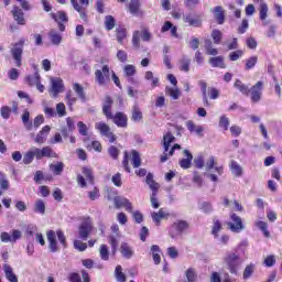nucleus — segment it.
I'll use <instances>...</instances> for the list:
<instances>
[{
	"instance_id": "nucleus-23",
	"label": "nucleus",
	"mask_w": 282,
	"mask_h": 282,
	"mask_svg": "<svg viewBox=\"0 0 282 282\" xmlns=\"http://www.w3.org/2000/svg\"><path fill=\"white\" fill-rule=\"evenodd\" d=\"M65 100L68 109L73 111L75 102H78V97L76 96V93H74V90H67L65 95Z\"/></svg>"
},
{
	"instance_id": "nucleus-50",
	"label": "nucleus",
	"mask_w": 282,
	"mask_h": 282,
	"mask_svg": "<svg viewBox=\"0 0 282 282\" xmlns=\"http://www.w3.org/2000/svg\"><path fill=\"white\" fill-rule=\"evenodd\" d=\"M145 80H152V87H158L160 85V78L153 76V72L148 70L144 75Z\"/></svg>"
},
{
	"instance_id": "nucleus-14",
	"label": "nucleus",
	"mask_w": 282,
	"mask_h": 282,
	"mask_svg": "<svg viewBox=\"0 0 282 282\" xmlns=\"http://www.w3.org/2000/svg\"><path fill=\"white\" fill-rule=\"evenodd\" d=\"M113 203L116 208H126L128 213H133V205L128 198L122 196H116L113 198Z\"/></svg>"
},
{
	"instance_id": "nucleus-32",
	"label": "nucleus",
	"mask_w": 282,
	"mask_h": 282,
	"mask_svg": "<svg viewBox=\"0 0 282 282\" xmlns=\"http://www.w3.org/2000/svg\"><path fill=\"white\" fill-rule=\"evenodd\" d=\"M214 239L218 246H228L230 243V236L228 234H215Z\"/></svg>"
},
{
	"instance_id": "nucleus-1",
	"label": "nucleus",
	"mask_w": 282,
	"mask_h": 282,
	"mask_svg": "<svg viewBox=\"0 0 282 282\" xmlns=\"http://www.w3.org/2000/svg\"><path fill=\"white\" fill-rule=\"evenodd\" d=\"M223 261L228 272H230L234 276H239V270H241V265H243V260L241 257H239V254L235 252L227 253Z\"/></svg>"
},
{
	"instance_id": "nucleus-22",
	"label": "nucleus",
	"mask_w": 282,
	"mask_h": 282,
	"mask_svg": "<svg viewBox=\"0 0 282 282\" xmlns=\"http://www.w3.org/2000/svg\"><path fill=\"white\" fill-rule=\"evenodd\" d=\"M169 213L164 210V208H161L158 213L153 212L151 214L152 220L154 221L155 226H160L162 219H166L169 217Z\"/></svg>"
},
{
	"instance_id": "nucleus-45",
	"label": "nucleus",
	"mask_w": 282,
	"mask_h": 282,
	"mask_svg": "<svg viewBox=\"0 0 282 282\" xmlns=\"http://www.w3.org/2000/svg\"><path fill=\"white\" fill-rule=\"evenodd\" d=\"M70 3L73 6L74 10L79 12L80 19H83L84 21H87V13H85V11H83V7H80V4H78V2L76 0H70Z\"/></svg>"
},
{
	"instance_id": "nucleus-27",
	"label": "nucleus",
	"mask_w": 282,
	"mask_h": 282,
	"mask_svg": "<svg viewBox=\"0 0 282 282\" xmlns=\"http://www.w3.org/2000/svg\"><path fill=\"white\" fill-rule=\"evenodd\" d=\"M129 12L133 17H140L142 14V11H140V0H130Z\"/></svg>"
},
{
	"instance_id": "nucleus-48",
	"label": "nucleus",
	"mask_w": 282,
	"mask_h": 282,
	"mask_svg": "<svg viewBox=\"0 0 282 282\" xmlns=\"http://www.w3.org/2000/svg\"><path fill=\"white\" fill-rule=\"evenodd\" d=\"M82 173L86 177V182H88V184H94V172L91 169L83 167Z\"/></svg>"
},
{
	"instance_id": "nucleus-12",
	"label": "nucleus",
	"mask_w": 282,
	"mask_h": 282,
	"mask_svg": "<svg viewBox=\"0 0 282 282\" xmlns=\"http://www.w3.org/2000/svg\"><path fill=\"white\" fill-rule=\"evenodd\" d=\"M51 94H53V97L56 98L61 93L64 91L65 85L63 84V79L56 77H51Z\"/></svg>"
},
{
	"instance_id": "nucleus-25",
	"label": "nucleus",
	"mask_w": 282,
	"mask_h": 282,
	"mask_svg": "<svg viewBox=\"0 0 282 282\" xmlns=\"http://www.w3.org/2000/svg\"><path fill=\"white\" fill-rule=\"evenodd\" d=\"M183 153L186 156V159H182L180 161V166L181 169H191V164L193 162V154L188 150H184Z\"/></svg>"
},
{
	"instance_id": "nucleus-64",
	"label": "nucleus",
	"mask_w": 282,
	"mask_h": 282,
	"mask_svg": "<svg viewBox=\"0 0 282 282\" xmlns=\"http://www.w3.org/2000/svg\"><path fill=\"white\" fill-rule=\"evenodd\" d=\"M257 61H259V57H257V56H252V57L248 58L247 63H246V69H252V67H254V65H257Z\"/></svg>"
},
{
	"instance_id": "nucleus-10",
	"label": "nucleus",
	"mask_w": 282,
	"mask_h": 282,
	"mask_svg": "<svg viewBox=\"0 0 282 282\" xmlns=\"http://www.w3.org/2000/svg\"><path fill=\"white\" fill-rule=\"evenodd\" d=\"M21 237H23V234L21 232V230L14 229L12 231V236L10 234L3 231L0 235V240L2 241V243H17V241H19V239H21Z\"/></svg>"
},
{
	"instance_id": "nucleus-54",
	"label": "nucleus",
	"mask_w": 282,
	"mask_h": 282,
	"mask_svg": "<svg viewBox=\"0 0 282 282\" xmlns=\"http://www.w3.org/2000/svg\"><path fill=\"white\" fill-rule=\"evenodd\" d=\"M213 67H219L220 69H226V63L224 62V56L214 57Z\"/></svg>"
},
{
	"instance_id": "nucleus-59",
	"label": "nucleus",
	"mask_w": 282,
	"mask_h": 282,
	"mask_svg": "<svg viewBox=\"0 0 282 282\" xmlns=\"http://www.w3.org/2000/svg\"><path fill=\"white\" fill-rule=\"evenodd\" d=\"M219 127L220 129H224V131H228V128L230 127V119L226 116H221L219 119Z\"/></svg>"
},
{
	"instance_id": "nucleus-33",
	"label": "nucleus",
	"mask_w": 282,
	"mask_h": 282,
	"mask_svg": "<svg viewBox=\"0 0 282 282\" xmlns=\"http://www.w3.org/2000/svg\"><path fill=\"white\" fill-rule=\"evenodd\" d=\"M150 250L152 252L154 264L160 265V263L162 262V258L160 257V252H162V250L160 249V246L154 245L150 248Z\"/></svg>"
},
{
	"instance_id": "nucleus-60",
	"label": "nucleus",
	"mask_w": 282,
	"mask_h": 282,
	"mask_svg": "<svg viewBox=\"0 0 282 282\" xmlns=\"http://www.w3.org/2000/svg\"><path fill=\"white\" fill-rule=\"evenodd\" d=\"M0 188L2 191H8V188H10V182L8 181L6 175L2 173H0Z\"/></svg>"
},
{
	"instance_id": "nucleus-56",
	"label": "nucleus",
	"mask_w": 282,
	"mask_h": 282,
	"mask_svg": "<svg viewBox=\"0 0 282 282\" xmlns=\"http://www.w3.org/2000/svg\"><path fill=\"white\" fill-rule=\"evenodd\" d=\"M135 66L128 64L123 67V74L124 76H127L128 78H130L131 76H135Z\"/></svg>"
},
{
	"instance_id": "nucleus-28",
	"label": "nucleus",
	"mask_w": 282,
	"mask_h": 282,
	"mask_svg": "<svg viewBox=\"0 0 282 282\" xmlns=\"http://www.w3.org/2000/svg\"><path fill=\"white\" fill-rule=\"evenodd\" d=\"M48 39L53 45H58L63 41V36L55 29L48 32Z\"/></svg>"
},
{
	"instance_id": "nucleus-30",
	"label": "nucleus",
	"mask_w": 282,
	"mask_h": 282,
	"mask_svg": "<svg viewBox=\"0 0 282 282\" xmlns=\"http://www.w3.org/2000/svg\"><path fill=\"white\" fill-rule=\"evenodd\" d=\"M25 83L26 85H29L30 87H34L36 86L39 83H41V75L39 74V72H35L33 75H28L25 77Z\"/></svg>"
},
{
	"instance_id": "nucleus-9",
	"label": "nucleus",
	"mask_w": 282,
	"mask_h": 282,
	"mask_svg": "<svg viewBox=\"0 0 282 282\" xmlns=\"http://www.w3.org/2000/svg\"><path fill=\"white\" fill-rule=\"evenodd\" d=\"M264 85L265 83L259 80L249 89V94L253 102H259V100H261Z\"/></svg>"
},
{
	"instance_id": "nucleus-62",
	"label": "nucleus",
	"mask_w": 282,
	"mask_h": 282,
	"mask_svg": "<svg viewBox=\"0 0 282 282\" xmlns=\"http://www.w3.org/2000/svg\"><path fill=\"white\" fill-rule=\"evenodd\" d=\"M124 39H127V30L124 29H119L117 30V41L122 45Z\"/></svg>"
},
{
	"instance_id": "nucleus-16",
	"label": "nucleus",
	"mask_w": 282,
	"mask_h": 282,
	"mask_svg": "<svg viewBox=\"0 0 282 282\" xmlns=\"http://www.w3.org/2000/svg\"><path fill=\"white\" fill-rule=\"evenodd\" d=\"M183 21L192 28H199V25H202V18L195 13H187L183 15Z\"/></svg>"
},
{
	"instance_id": "nucleus-35",
	"label": "nucleus",
	"mask_w": 282,
	"mask_h": 282,
	"mask_svg": "<svg viewBox=\"0 0 282 282\" xmlns=\"http://www.w3.org/2000/svg\"><path fill=\"white\" fill-rule=\"evenodd\" d=\"M185 282H196L197 281V271L195 268H188L184 273Z\"/></svg>"
},
{
	"instance_id": "nucleus-52",
	"label": "nucleus",
	"mask_w": 282,
	"mask_h": 282,
	"mask_svg": "<svg viewBox=\"0 0 282 282\" xmlns=\"http://www.w3.org/2000/svg\"><path fill=\"white\" fill-rule=\"evenodd\" d=\"M180 69L181 72H191V59L189 58H186V57H183L181 61H180Z\"/></svg>"
},
{
	"instance_id": "nucleus-21",
	"label": "nucleus",
	"mask_w": 282,
	"mask_h": 282,
	"mask_svg": "<svg viewBox=\"0 0 282 282\" xmlns=\"http://www.w3.org/2000/svg\"><path fill=\"white\" fill-rule=\"evenodd\" d=\"M109 119L113 120L117 127H120L121 129L127 128L128 118L123 112H117L115 116H112V118Z\"/></svg>"
},
{
	"instance_id": "nucleus-7",
	"label": "nucleus",
	"mask_w": 282,
	"mask_h": 282,
	"mask_svg": "<svg viewBox=\"0 0 282 282\" xmlns=\"http://www.w3.org/2000/svg\"><path fill=\"white\" fill-rule=\"evenodd\" d=\"M30 152L33 158H36L37 160H43V158H58V154L50 147H44L43 149L33 147L30 149Z\"/></svg>"
},
{
	"instance_id": "nucleus-8",
	"label": "nucleus",
	"mask_w": 282,
	"mask_h": 282,
	"mask_svg": "<svg viewBox=\"0 0 282 282\" xmlns=\"http://www.w3.org/2000/svg\"><path fill=\"white\" fill-rule=\"evenodd\" d=\"M95 129L99 131L100 135H104V138H108L109 142L113 143L117 140L116 134H113L109 124L99 121L95 123Z\"/></svg>"
},
{
	"instance_id": "nucleus-4",
	"label": "nucleus",
	"mask_w": 282,
	"mask_h": 282,
	"mask_svg": "<svg viewBox=\"0 0 282 282\" xmlns=\"http://www.w3.org/2000/svg\"><path fill=\"white\" fill-rule=\"evenodd\" d=\"M230 221L226 223V226L230 232L239 234L242 232V230H246V225H243V219L240 218L239 215L236 213H231L229 215Z\"/></svg>"
},
{
	"instance_id": "nucleus-36",
	"label": "nucleus",
	"mask_w": 282,
	"mask_h": 282,
	"mask_svg": "<svg viewBox=\"0 0 282 282\" xmlns=\"http://www.w3.org/2000/svg\"><path fill=\"white\" fill-rule=\"evenodd\" d=\"M48 167H50V171L54 173V175H61V173H63L65 169V163L63 162L51 163Z\"/></svg>"
},
{
	"instance_id": "nucleus-24",
	"label": "nucleus",
	"mask_w": 282,
	"mask_h": 282,
	"mask_svg": "<svg viewBox=\"0 0 282 282\" xmlns=\"http://www.w3.org/2000/svg\"><path fill=\"white\" fill-rule=\"evenodd\" d=\"M111 105H113V100L111 99V97L107 96L105 98L102 107V112L106 116V118H113V115L111 113Z\"/></svg>"
},
{
	"instance_id": "nucleus-5",
	"label": "nucleus",
	"mask_w": 282,
	"mask_h": 282,
	"mask_svg": "<svg viewBox=\"0 0 282 282\" xmlns=\"http://www.w3.org/2000/svg\"><path fill=\"white\" fill-rule=\"evenodd\" d=\"M111 80V68L109 65H104L101 69L95 70V82L99 87H105Z\"/></svg>"
},
{
	"instance_id": "nucleus-17",
	"label": "nucleus",
	"mask_w": 282,
	"mask_h": 282,
	"mask_svg": "<svg viewBox=\"0 0 282 282\" xmlns=\"http://www.w3.org/2000/svg\"><path fill=\"white\" fill-rule=\"evenodd\" d=\"M11 13L18 25H25V13L23 12V9L13 6Z\"/></svg>"
},
{
	"instance_id": "nucleus-55",
	"label": "nucleus",
	"mask_w": 282,
	"mask_h": 282,
	"mask_svg": "<svg viewBox=\"0 0 282 282\" xmlns=\"http://www.w3.org/2000/svg\"><path fill=\"white\" fill-rule=\"evenodd\" d=\"M140 36H141L140 31H134L132 34V45L134 50H140Z\"/></svg>"
},
{
	"instance_id": "nucleus-43",
	"label": "nucleus",
	"mask_w": 282,
	"mask_h": 282,
	"mask_svg": "<svg viewBox=\"0 0 282 282\" xmlns=\"http://www.w3.org/2000/svg\"><path fill=\"white\" fill-rule=\"evenodd\" d=\"M104 23L108 32H110V30H113V28H116V19L112 18V15H106Z\"/></svg>"
},
{
	"instance_id": "nucleus-20",
	"label": "nucleus",
	"mask_w": 282,
	"mask_h": 282,
	"mask_svg": "<svg viewBox=\"0 0 282 282\" xmlns=\"http://www.w3.org/2000/svg\"><path fill=\"white\" fill-rule=\"evenodd\" d=\"M259 17L260 21H262V25L265 28L267 25H270L271 21L268 20V3L259 4Z\"/></svg>"
},
{
	"instance_id": "nucleus-61",
	"label": "nucleus",
	"mask_w": 282,
	"mask_h": 282,
	"mask_svg": "<svg viewBox=\"0 0 282 282\" xmlns=\"http://www.w3.org/2000/svg\"><path fill=\"white\" fill-rule=\"evenodd\" d=\"M221 39H224V33L219 30H214L213 31V41L216 43V45H219L221 43Z\"/></svg>"
},
{
	"instance_id": "nucleus-53",
	"label": "nucleus",
	"mask_w": 282,
	"mask_h": 282,
	"mask_svg": "<svg viewBox=\"0 0 282 282\" xmlns=\"http://www.w3.org/2000/svg\"><path fill=\"white\" fill-rule=\"evenodd\" d=\"M34 212L43 215L45 213V202L43 199H37L34 205Z\"/></svg>"
},
{
	"instance_id": "nucleus-31",
	"label": "nucleus",
	"mask_w": 282,
	"mask_h": 282,
	"mask_svg": "<svg viewBox=\"0 0 282 282\" xmlns=\"http://www.w3.org/2000/svg\"><path fill=\"white\" fill-rule=\"evenodd\" d=\"M73 91L76 96H78L82 99V102H85V100H87V96L85 95V88L80 86V84H73Z\"/></svg>"
},
{
	"instance_id": "nucleus-6",
	"label": "nucleus",
	"mask_w": 282,
	"mask_h": 282,
	"mask_svg": "<svg viewBox=\"0 0 282 282\" xmlns=\"http://www.w3.org/2000/svg\"><path fill=\"white\" fill-rule=\"evenodd\" d=\"M25 45V39H20L17 43L11 47V56L15 62L17 67H21L23 61V46Z\"/></svg>"
},
{
	"instance_id": "nucleus-3",
	"label": "nucleus",
	"mask_w": 282,
	"mask_h": 282,
	"mask_svg": "<svg viewBox=\"0 0 282 282\" xmlns=\"http://www.w3.org/2000/svg\"><path fill=\"white\" fill-rule=\"evenodd\" d=\"M56 235L58 241L62 243V246H67V240L65 238V234L61 230L54 231V230H48L46 232V239L48 241V250L51 252H58V241H56Z\"/></svg>"
},
{
	"instance_id": "nucleus-11",
	"label": "nucleus",
	"mask_w": 282,
	"mask_h": 282,
	"mask_svg": "<svg viewBox=\"0 0 282 282\" xmlns=\"http://www.w3.org/2000/svg\"><path fill=\"white\" fill-rule=\"evenodd\" d=\"M173 142H175V137L173 135V133L167 132L166 134H164L163 137V149H164V154L161 155V162H166V160H169V149H171V144H173Z\"/></svg>"
},
{
	"instance_id": "nucleus-15",
	"label": "nucleus",
	"mask_w": 282,
	"mask_h": 282,
	"mask_svg": "<svg viewBox=\"0 0 282 282\" xmlns=\"http://www.w3.org/2000/svg\"><path fill=\"white\" fill-rule=\"evenodd\" d=\"M52 19L57 23L59 32H65V24L69 21L67 14L64 11H58L57 13H51Z\"/></svg>"
},
{
	"instance_id": "nucleus-41",
	"label": "nucleus",
	"mask_w": 282,
	"mask_h": 282,
	"mask_svg": "<svg viewBox=\"0 0 282 282\" xmlns=\"http://www.w3.org/2000/svg\"><path fill=\"white\" fill-rule=\"evenodd\" d=\"M131 162H132L133 169H140L142 164V160L140 159V153H138V151L135 150L132 151Z\"/></svg>"
},
{
	"instance_id": "nucleus-18",
	"label": "nucleus",
	"mask_w": 282,
	"mask_h": 282,
	"mask_svg": "<svg viewBox=\"0 0 282 282\" xmlns=\"http://www.w3.org/2000/svg\"><path fill=\"white\" fill-rule=\"evenodd\" d=\"M214 21L218 25H224V23H226V10H224V7L214 8Z\"/></svg>"
},
{
	"instance_id": "nucleus-40",
	"label": "nucleus",
	"mask_w": 282,
	"mask_h": 282,
	"mask_svg": "<svg viewBox=\"0 0 282 282\" xmlns=\"http://www.w3.org/2000/svg\"><path fill=\"white\" fill-rule=\"evenodd\" d=\"M131 120L133 122H140L142 120V110H140V106L139 105H134L132 107V117Z\"/></svg>"
},
{
	"instance_id": "nucleus-13",
	"label": "nucleus",
	"mask_w": 282,
	"mask_h": 282,
	"mask_svg": "<svg viewBox=\"0 0 282 282\" xmlns=\"http://www.w3.org/2000/svg\"><path fill=\"white\" fill-rule=\"evenodd\" d=\"M94 230V225L91 221L86 220L82 223L79 226L78 232H79V238L83 239L84 241H87L89 239V235H91V231Z\"/></svg>"
},
{
	"instance_id": "nucleus-51",
	"label": "nucleus",
	"mask_w": 282,
	"mask_h": 282,
	"mask_svg": "<svg viewBox=\"0 0 282 282\" xmlns=\"http://www.w3.org/2000/svg\"><path fill=\"white\" fill-rule=\"evenodd\" d=\"M141 39L144 43H149L151 39H153V34L149 30V28H143L141 31Z\"/></svg>"
},
{
	"instance_id": "nucleus-39",
	"label": "nucleus",
	"mask_w": 282,
	"mask_h": 282,
	"mask_svg": "<svg viewBox=\"0 0 282 282\" xmlns=\"http://www.w3.org/2000/svg\"><path fill=\"white\" fill-rule=\"evenodd\" d=\"M120 252L124 259H131V257H133V249H131L126 242L121 243Z\"/></svg>"
},
{
	"instance_id": "nucleus-44",
	"label": "nucleus",
	"mask_w": 282,
	"mask_h": 282,
	"mask_svg": "<svg viewBox=\"0 0 282 282\" xmlns=\"http://www.w3.org/2000/svg\"><path fill=\"white\" fill-rule=\"evenodd\" d=\"M165 94L170 96L173 100H177L180 98V88L166 87Z\"/></svg>"
},
{
	"instance_id": "nucleus-26",
	"label": "nucleus",
	"mask_w": 282,
	"mask_h": 282,
	"mask_svg": "<svg viewBox=\"0 0 282 282\" xmlns=\"http://www.w3.org/2000/svg\"><path fill=\"white\" fill-rule=\"evenodd\" d=\"M4 270V276L10 282H19V278H17V274H14V271L12 270V267L10 264H3Z\"/></svg>"
},
{
	"instance_id": "nucleus-58",
	"label": "nucleus",
	"mask_w": 282,
	"mask_h": 282,
	"mask_svg": "<svg viewBox=\"0 0 282 282\" xmlns=\"http://www.w3.org/2000/svg\"><path fill=\"white\" fill-rule=\"evenodd\" d=\"M257 228H259V230L263 231L264 237H270V231L268 230V223L265 221H257L256 223Z\"/></svg>"
},
{
	"instance_id": "nucleus-47",
	"label": "nucleus",
	"mask_w": 282,
	"mask_h": 282,
	"mask_svg": "<svg viewBox=\"0 0 282 282\" xmlns=\"http://www.w3.org/2000/svg\"><path fill=\"white\" fill-rule=\"evenodd\" d=\"M22 122L28 129V131H32V121H30V111L25 110L22 115Z\"/></svg>"
},
{
	"instance_id": "nucleus-42",
	"label": "nucleus",
	"mask_w": 282,
	"mask_h": 282,
	"mask_svg": "<svg viewBox=\"0 0 282 282\" xmlns=\"http://www.w3.org/2000/svg\"><path fill=\"white\" fill-rule=\"evenodd\" d=\"M174 228L182 235L185 230H188V223L186 220H180L174 223Z\"/></svg>"
},
{
	"instance_id": "nucleus-46",
	"label": "nucleus",
	"mask_w": 282,
	"mask_h": 282,
	"mask_svg": "<svg viewBox=\"0 0 282 282\" xmlns=\"http://www.w3.org/2000/svg\"><path fill=\"white\" fill-rule=\"evenodd\" d=\"M252 274H254V264H249L245 268V270L242 272L243 281H248V279H250V276H252Z\"/></svg>"
},
{
	"instance_id": "nucleus-29",
	"label": "nucleus",
	"mask_w": 282,
	"mask_h": 282,
	"mask_svg": "<svg viewBox=\"0 0 282 282\" xmlns=\"http://www.w3.org/2000/svg\"><path fill=\"white\" fill-rule=\"evenodd\" d=\"M229 166L234 177H241V175H243V167L236 161H231Z\"/></svg>"
},
{
	"instance_id": "nucleus-34",
	"label": "nucleus",
	"mask_w": 282,
	"mask_h": 282,
	"mask_svg": "<svg viewBox=\"0 0 282 282\" xmlns=\"http://www.w3.org/2000/svg\"><path fill=\"white\" fill-rule=\"evenodd\" d=\"M186 127L189 133H196V135H202V131H204L202 126H196L195 122H193V120L186 121Z\"/></svg>"
},
{
	"instance_id": "nucleus-2",
	"label": "nucleus",
	"mask_w": 282,
	"mask_h": 282,
	"mask_svg": "<svg viewBox=\"0 0 282 282\" xmlns=\"http://www.w3.org/2000/svg\"><path fill=\"white\" fill-rule=\"evenodd\" d=\"M56 235L58 241L62 243V246H67V240L65 238V234L61 230L54 231V230H48L46 232V239L48 241V250L51 252H58V241H56Z\"/></svg>"
},
{
	"instance_id": "nucleus-19",
	"label": "nucleus",
	"mask_w": 282,
	"mask_h": 282,
	"mask_svg": "<svg viewBox=\"0 0 282 282\" xmlns=\"http://www.w3.org/2000/svg\"><path fill=\"white\" fill-rule=\"evenodd\" d=\"M50 131H52V128L50 126L43 127L42 130L36 134L34 142L36 144H45V140H47Z\"/></svg>"
},
{
	"instance_id": "nucleus-57",
	"label": "nucleus",
	"mask_w": 282,
	"mask_h": 282,
	"mask_svg": "<svg viewBox=\"0 0 282 282\" xmlns=\"http://www.w3.org/2000/svg\"><path fill=\"white\" fill-rule=\"evenodd\" d=\"M99 254H100L102 261H109V248H107V245L100 246Z\"/></svg>"
},
{
	"instance_id": "nucleus-38",
	"label": "nucleus",
	"mask_w": 282,
	"mask_h": 282,
	"mask_svg": "<svg viewBox=\"0 0 282 282\" xmlns=\"http://www.w3.org/2000/svg\"><path fill=\"white\" fill-rule=\"evenodd\" d=\"M234 87L236 89H238V91H240V94H243L245 96H249L250 95V88L246 84H242V82L239 80V79H237L235 82Z\"/></svg>"
},
{
	"instance_id": "nucleus-63",
	"label": "nucleus",
	"mask_w": 282,
	"mask_h": 282,
	"mask_svg": "<svg viewBox=\"0 0 282 282\" xmlns=\"http://www.w3.org/2000/svg\"><path fill=\"white\" fill-rule=\"evenodd\" d=\"M229 131H230V134L234 137V138H239V135L241 134V127L237 126V124H234L229 128Z\"/></svg>"
},
{
	"instance_id": "nucleus-49",
	"label": "nucleus",
	"mask_w": 282,
	"mask_h": 282,
	"mask_svg": "<svg viewBox=\"0 0 282 282\" xmlns=\"http://www.w3.org/2000/svg\"><path fill=\"white\" fill-rule=\"evenodd\" d=\"M115 276L118 282H124L127 281V275L122 273V267L117 265L115 269Z\"/></svg>"
},
{
	"instance_id": "nucleus-37",
	"label": "nucleus",
	"mask_w": 282,
	"mask_h": 282,
	"mask_svg": "<svg viewBox=\"0 0 282 282\" xmlns=\"http://www.w3.org/2000/svg\"><path fill=\"white\" fill-rule=\"evenodd\" d=\"M145 182H147L148 186L151 188L152 193H158V191L160 189V184H158L153 180V175L151 173H149L147 175Z\"/></svg>"
}]
</instances>
